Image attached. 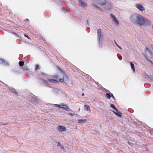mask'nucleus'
Wrapping results in <instances>:
<instances>
[{
	"mask_svg": "<svg viewBox=\"0 0 153 153\" xmlns=\"http://www.w3.org/2000/svg\"><path fill=\"white\" fill-rule=\"evenodd\" d=\"M130 20L132 23L140 26L144 25L146 21L142 16L137 14L132 15L130 18Z\"/></svg>",
	"mask_w": 153,
	"mask_h": 153,
	"instance_id": "nucleus-1",
	"label": "nucleus"
},
{
	"mask_svg": "<svg viewBox=\"0 0 153 153\" xmlns=\"http://www.w3.org/2000/svg\"><path fill=\"white\" fill-rule=\"evenodd\" d=\"M55 105L56 107H60L61 108H63L64 110L66 111H71L68 106L63 103H61L60 105L58 104H55Z\"/></svg>",
	"mask_w": 153,
	"mask_h": 153,
	"instance_id": "nucleus-2",
	"label": "nucleus"
},
{
	"mask_svg": "<svg viewBox=\"0 0 153 153\" xmlns=\"http://www.w3.org/2000/svg\"><path fill=\"white\" fill-rule=\"evenodd\" d=\"M58 129L62 132L66 131L67 130V129L65 127L61 126H59L58 127Z\"/></svg>",
	"mask_w": 153,
	"mask_h": 153,
	"instance_id": "nucleus-3",
	"label": "nucleus"
},
{
	"mask_svg": "<svg viewBox=\"0 0 153 153\" xmlns=\"http://www.w3.org/2000/svg\"><path fill=\"white\" fill-rule=\"evenodd\" d=\"M105 8L107 9H109L111 8V3L106 2L104 6Z\"/></svg>",
	"mask_w": 153,
	"mask_h": 153,
	"instance_id": "nucleus-4",
	"label": "nucleus"
},
{
	"mask_svg": "<svg viewBox=\"0 0 153 153\" xmlns=\"http://www.w3.org/2000/svg\"><path fill=\"white\" fill-rule=\"evenodd\" d=\"M79 3L82 7H85L87 5L86 3L83 1L81 0H79Z\"/></svg>",
	"mask_w": 153,
	"mask_h": 153,
	"instance_id": "nucleus-5",
	"label": "nucleus"
},
{
	"mask_svg": "<svg viewBox=\"0 0 153 153\" xmlns=\"http://www.w3.org/2000/svg\"><path fill=\"white\" fill-rule=\"evenodd\" d=\"M0 64H2L4 65H8V63L5 60L1 58H0Z\"/></svg>",
	"mask_w": 153,
	"mask_h": 153,
	"instance_id": "nucleus-6",
	"label": "nucleus"
},
{
	"mask_svg": "<svg viewBox=\"0 0 153 153\" xmlns=\"http://www.w3.org/2000/svg\"><path fill=\"white\" fill-rule=\"evenodd\" d=\"M106 1L105 0H99L98 2L101 6H104Z\"/></svg>",
	"mask_w": 153,
	"mask_h": 153,
	"instance_id": "nucleus-7",
	"label": "nucleus"
},
{
	"mask_svg": "<svg viewBox=\"0 0 153 153\" xmlns=\"http://www.w3.org/2000/svg\"><path fill=\"white\" fill-rule=\"evenodd\" d=\"M110 15L113 18V20L115 22V23L117 24H118L119 23V21L117 20L116 17L115 16L113 15L112 14H111Z\"/></svg>",
	"mask_w": 153,
	"mask_h": 153,
	"instance_id": "nucleus-8",
	"label": "nucleus"
},
{
	"mask_svg": "<svg viewBox=\"0 0 153 153\" xmlns=\"http://www.w3.org/2000/svg\"><path fill=\"white\" fill-rule=\"evenodd\" d=\"M101 29H98L97 30V36L98 37V39L99 42H100V38H101Z\"/></svg>",
	"mask_w": 153,
	"mask_h": 153,
	"instance_id": "nucleus-9",
	"label": "nucleus"
},
{
	"mask_svg": "<svg viewBox=\"0 0 153 153\" xmlns=\"http://www.w3.org/2000/svg\"><path fill=\"white\" fill-rule=\"evenodd\" d=\"M116 112L113 111V112L116 115L120 117H121L122 116V114L121 113L119 112L118 110L117 109L116 110Z\"/></svg>",
	"mask_w": 153,
	"mask_h": 153,
	"instance_id": "nucleus-10",
	"label": "nucleus"
},
{
	"mask_svg": "<svg viewBox=\"0 0 153 153\" xmlns=\"http://www.w3.org/2000/svg\"><path fill=\"white\" fill-rule=\"evenodd\" d=\"M137 7L139 10L142 11H143L145 10L142 5L139 4H137Z\"/></svg>",
	"mask_w": 153,
	"mask_h": 153,
	"instance_id": "nucleus-11",
	"label": "nucleus"
},
{
	"mask_svg": "<svg viewBox=\"0 0 153 153\" xmlns=\"http://www.w3.org/2000/svg\"><path fill=\"white\" fill-rule=\"evenodd\" d=\"M48 80L50 82L53 83H58L59 82L57 80L54 79H49Z\"/></svg>",
	"mask_w": 153,
	"mask_h": 153,
	"instance_id": "nucleus-12",
	"label": "nucleus"
},
{
	"mask_svg": "<svg viewBox=\"0 0 153 153\" xmlns=\"http://www.w3.org/2000/svg\"><path fill=\"white\" fill-rule=\"evenodd\" d=\"M57 146L59 147V148L62 149L64 150H65L64 146L62 145L59 143H58Z\"/></svg>",
	"mask_w": 153,
	"mask_h": 153,
	"instance_id": "nucleus-13",
	"label": "nucleus"
},
{
	"mask_svg": "<svg viewBox=\"0 0 153 153\" xmlns=\"http://www.w3.org/2000/svg\"><path fill=\"white\" fill-rule=\"evenodd\" d=\"M145 51L146 54L148 53L151 55L152 54V53L148 48H146Z\"/></svg>",
	"mask_w": 153,
	"mask_h": 153,
	"instance_id": "nucleus-14",
	"label": "nucleus"
},
{
	"mask_svg": "<svg viewBox=\"0 0 153 153\" xmlns=\"http://www.w3.org/2000/svg\"><path fill=\"white\" fill-rule=\"evenodd\" d=\"M86 120H87L85 119H79L78 120V122L80 123H85Z\"/></svg>",
	"mask_w": 153,
	"mask_h": 153,
	"instance_id": "nucleus-15",
	"label": "nucleus"
},
{
	"mask_svg": "<svg viewBox=\"0 0 153 153\" xmlns=\"http://www.w3.org/2000/svg\"><path fill=\"white\" fill-rule=\"evenodd\" d=\"M130 65H131V68L132 69L133 71L134 72L135 71V68H134V64H133L131 62L130 63Z\"/></svg>",
	"mask_w": 153,
	"mask_h": 153,
	"instance_id": "nucleus-16",
	"label": "nucleus"
},
{
	"mask_svg": "<svg viewBox=\"0 0 153 153\" xmlns=\"http://www.w3.org/2000/svg\"><path fill=\"white\" fill-rule=\"evenodd\" d=\"M10 91L15 94H17V92L13 88H10Z\"/></svg>",
	"mask_w": 153,
	"mask_h": 153,
	"instance_id": "nucleus-17",
	"label": "nucleus"
},
{
	"mask_svg": "<svg viewBox=\"0 0 153 153\" xmlns=\"http://www.w3.org/2000/svg\"><path fill=\"white\" fill-rule=\"evenodd\" d=\"M84 107L86 109L87 111H90V108L89 105H84Z\"/></svg>",
	"mask_w": 153,
	"mask_h": 153,
	"instance_id": "nucleus-18",
	"label": "nucleus"
},
{
	"mask_svg": "<svg viewBox=\"0 0 153 153\" xmlns=\"http://www.w3.org/2000/svg\"><path fill=\"white\" fill-rule=\"evenodd\" d=\"M147 78L150 80H153V76L151 75H147Z\"/></svg>",
	"mask_w": 153,
	"mask_h": 153,
	"instance_id": "nucleus-19",
	"label": "nucleus"
},
{
	"mask_svg": "<svg viewBox=\"0 0 153 153\" xmlns=\"http://www.w3.org/2000/svg\"><path fill=\"white\" fill-rule=\"evenodd\" d=\"M19 65L21 66H22L24 65V62L23 61H20L19 62Z\"/></svg>",
	"mask_w": 153,
	"mask_h": 153,
	"instance_id": "nucleus-20",
	"label": "nucleus"
},
{
	"mask_svg": "<svg viewBox=\"0 0 153 153\" xmlns=\"http://www.w3.org/2000/svg\"><path fill=\"white\" fill-rule=\"evenodd\" d=\"M110 107L114 109L115 110L117 109V108H116L115 106L114 105L111 104L110 105Z\"/></svg>",
	"mask_w": 153,
	"mask_h": 153,
	"instance_id": "nucleus-21",
	"label": "nucleus"
},
{
	"mask_svg": "<svg viewBox=\"0 0 153 153\" xmlns=\"http://www.w3.org/2000/svg\"><path fill=\"white\" fill-rule=\"evenodd\" d=\"M106 96L109 99H110L111 97V96L109 93H106Z\"/></svg>",
	"mask_w": 153,
	"mask_h": 153,
	"instance_id": "nucleus-22",
	"label": "nucleus"
},
{
	"mask_svg": "<svg viewBox=\"0 0 153 153\" xmlns=\"http://www.w3.org/2000/svg\"><path fill=\"white\" fill-rule=\"evenodd\" d=\"M40 69L39 65H36V70H39Z\"/></svg>",
	"mask_w": 153,
	"mask_h": 153,
	"instance_id": "nucleus-23",
	"label": "nucleus"
},
{
	"mask_svg": "<svg viewBox=\"0 0 153 153\" xmlns=\"http://www.w3.org/2000/svg\"><path fill=\"white\" fill-rule=\"evenodd\" d=\"M115 43L116 44V45L120 49H122V48H121V47L117 44V43H116V41H115Z\"/></svg>",
	"mask_w": 153,
	"mask_h": 153,
	"instance_id": "nucleus-24",
	"label": "nucleus"
},
{
	"mask_svg": "<svg viewBox=\"0 0 153 153\" xmlns=\"http://www.w3.org/2000/svg\"><path fill=\"white\" fill-rule=\"evenodd\" d=\"M24 35L25 37H27L28 39H30V38L29 37V36L25 34H24Z\"/></svg>",
	"mask_w": 153,
	"mask_h": 153,
	"instance_id": "nucleus-25",
	"label": "nucleus"
},
{
	"mask_svg": "<svg viewBox=\"0 0 153 153\" xmlns=\"http://www.w3.org/2000/svg\"><path fill=\"white\" fill-rule=\"evenodd\" d=\"M59 80L61 82H64V80L63 79H60Z\"/></svg>",
	"mask_w": 153,
	"mask_h": 153,
	"instance_id": "nucleus-26",
	"label": "nucleus"
},
{
	"mask_svg": "<svg viewBox=\"0 0 153 153\" xmlns=\"http://www.w3.org/2000/svg\"><path fill=\"white\" fill-rule=\"evenodd\" d=\"M118 58H119V59L120 60H121L122 59V56H118Z\"/></svg>",
	"mask_w": 153,
	"mask_h": 153,
	"instance_id": "nucleus-27",
	"label": "nucleus"
},
{
	"mask_svg": "<svg viewBox=\"0 0 153 153\" xmlns=\"http://www.w3.org/2000/svg\"><path fill=\"white\" fill-rule=\"evenodd\" d=\"M68 114L69 115H70L73 116L75 115V114H74L72 113H68Z\"/></svg>",
	"mask_w": 153,
	"mask_h": 153,
	"instance_id": "nucleus-28",
	"label": "nucleus"
},
{
	"mask_svg": "<svg viewBox=\"0 0 153 153\" xmlns=\"http://www.w3.org/2000/svg\"><path fill=\"white\" fill-rule=\"evenodd\" d=\"M63 10L64 11V12H67V10L66 9H65L64 8H63Z\"/></svg>",
	"mask_w": 153,
	"mask_h": 153,
	"instance_id": "nucleus-29",
	"label": "nucleus"
},
{
	"mask_svg": "<svg viewBox=\"0 0 153 153\" xmlns=\"http://www.w3.org/2000/svg\"><path fill=\"white\" fill-rule=\"evenodd\" d=\"M112 97H113V98H114V95H113V94H112V95H111V96Z\"/></svg>",
	"mask_w": 153,
	"mask_h": 153,
	"instance_id": "nucleus-30",
	"label": "nucleus"
},
{
	"mask_svg": "<svg viewBox=\"0 0 153 153\" xmlns=\"http://www.w3.org/2000/svg\"><path fill=\"white\" fill-rule=\"evenodd\" d=\"M82 96H84V95H85V94H84V93H83L82 94Z\"/></svg>",
	"mask_w": 153,
	"mask_h": 153,
	"instance_id": "nucleus-31",
	"label": "nucleus"
},
{
	"mask_svg": "<svg viewBox=\"0 0 153 153\" xmlns=\"http://www.w3.org/2000/svg\"><path fill=\"white\" fill-rule=\"evenodd\" d=\"M87 23H89V21L88 20Z\"/></svg>",
	"mask_w": 153,
	"mask_h": 153,
	"instance_id": "nucleus-32",
	"label": "nucleus"
},
{
	"mask_svg": "<svg viewBox=\"0 0 153 153\" xmlns=\"http://www.w3.org/2000/svg\"><path fill=\"white\" fill-rule=\"evenodd\" d=\"M26 20H27V21H28V20H29V19H26Z\"/></svg>",
	"mask_w": 153,
	"mask_h": 153,
	"instance_id": "nucleus-33",
	"label": "nucleus"
},
{
	"mask_svg": "<svg viewBox=\"0 0 153 153\" xmlns=\"http://www.w3.org/2000/svg\"><path fill=\"white\" fill-rule=\"evenodd\" d=\"M95 5V7H97V6H96V5Z\"/></svg>",
	"mask_w": 153,
	"mask_h": 153,
	"instance_id": "nucleus-34",
	"label": "nucleus"
},
{
	"mask_svg": "<svg viewBox=\"0 0 153 153\" xmlns=\"http://www.w3.org/2000/svg\"><path fill=\"white\" fill-rule=\"evenodd\" d=\"M152 49H153V48H152Z\"/></svg>",
	"mask_w": 153,
	"mask_h": 153,
	"instance_id": "nucleus-35",
	"label": "nucleus"
}]
</instances>
